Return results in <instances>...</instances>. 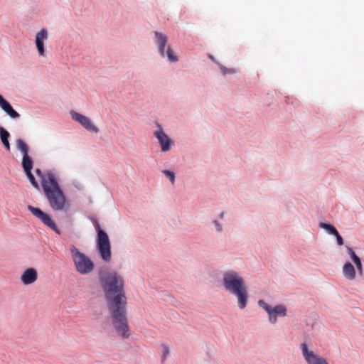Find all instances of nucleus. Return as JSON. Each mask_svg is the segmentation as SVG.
I'll return each instance as SVG.
<instances>
[{"instance_id": "obj_23", "label": "nucleus", "mask_w": 364, "mask_h": 364, "mask_svg": "<svg viewBox=\"0 0 364 364\" xmlns=\"http://www.w3.org/2000/svg\"><path fill=\"white\" fill-rule=\"evenodd\" d=\"M220 70H221L223 74H224V75L228 74V73H235V69H233V68L228 69L224 66H220Z\"/></svg>"}, {"instance_id": "obj_20", "label": "nucleus", "mask_w": 364, "mask_h": 364, "mask_svg": "<svg viewBox=\"0 0 364 364\" xmlns=\"http://www.w3.org/2000/svg\"><path fill=\"white\" fill-rule=\"evenodd\" d=\"M25 173H26L27 177L28 178L32 186L34 188H36V189H39V185H38V182L36 181L35 177L32 174L31 171H28V172H25Z\"/></svg>"}, {"instance_id": "obj_2", "label": "nucleus", "mask_w": 364, "mask_h": 364, "mask_svg": "<svg viewBox=\"0 0 364 364\" xmlns=\"http://www.w3.org/2000/svg\"><path fill=\"white\" fill-rule=\"evenodd\" d=\"M36 173L41 178V187L50 207L55 211L63 210L66 204V196L55 176L51 172L43 173L39 168L36 170Z\"/></svg>"}, {"instance_id": "obj_4", "label": "nucleus", "mask_w": 364, "mask_h": 364, "mask_svg": "<svg viewBox=\"0 0 364 364\" xmlns=\"http://www.w3.org/2000/svg\"><path fill=\"white\" fill-rule=\"evenodd\" d=\"M97 232L96 247L101 259L105 262H109L112 259L111 244L106 232L100 228L98 223L95 224Z\"/></svg>"}, {"instance_id": "obj_28", "label": "nucleus", "mask_w": 364, "mask_h": 364, "mask_svg": "<svg viewBox=\"0 0 364 364\" xmlns=\"http://www.w3.org/2000/svg\"><path fill=\"white\" fill-rule=\"evenodd\" d=\"M223 215H224V213H221L220 215V218H223Z\"/></svg>"}, {"instance_id": "obj_13", "label": "nucleus", "mask_w": 364, "mask_h": 364, "mask_svg": "<svg viewBox=\"0 0 364 364\" xmlns=\"http://www.w3.org/2000/svg\"><path fill=\"white\" fill-rule=\"evenodd\" d=\"M38 278V273L34 268L26 269L21 277V280L25 285H29L34 283Z\"/></svg>"}, {"instance_id": "obj_5", "label": "nucleus", "mask_w": 364, "mask_h": 364, "mask_svg": "<svg viewBox=\"0 0 364 364\" xmlns=\"http://www.w3.org/2000/svg\"><path fill=\"white\" fill-rule=\"evenodd\" d=\"M73 260L78 272L82 274L91 272L94 269V264L90 258L77 251L75 247L72 250Z\"/></svg>"}, {"instance_id": "obj_22", "label": "nucleus", "mask_w": 364, "mask_h": 364, "mask_svg": "<svg viewBox=\"0 0 364 364\" xmlns=\"http://www.w3.org/2000/svg\"><path fill=\"white\" fill-rule=\"evenodd\" d=\"M163 173L167 176L169 178L172 184L174 183L175 182V174L172 171H168V170H164L163 171Z\"/></svg>"}, {"instance_id": "obj_15", "label": "nucleus", "mask_w": 364, "mask_h": 364, "mask_svg": "<svg viewBox=\"0 0 364 364\" xmlns=\"http://www.w3.org/2000/svg\"><path fill=\"white\" fill-rule=\"evenodd\" d=\"M154 34L156 37V43L159 48V52L161 57H165V46L167 43L168 38L166 35L158 31H156Z\"/></svg>"}, {"instance_id": "obj_24", "label": "nucleus", "mask_w": 364, "mask_h": 364, "mask_svg": "<svg viewBox=\"0 0 364 364\" xmlns=\"http://www.w3.org/2000/svg\"><path fill=\"white\" fill-rule=\"evenodd\" d=\"M336 237L337 243L338 245H343V240L339 232H338V234L333 235Z\"/></svg>"}, {"instance_id": "obj_17", "label": "nucleus", "mask_w": 364, "mask_h": 364, "mask_svg": "<svg viewBox=\"0 0 364 364\" xmlns=\"http://www.w3.org/2000/svg\"><path fill=\"white\" fill-rule=\"evenodd\" d=\"M10 134L7 130H6L3 127H0V138L2 144L5 146L7 151H10V144L9 141V138Z\"/></svg>"}, {"instance_id": "obj_26", "label": "nucleus", "mask_w": 364, "mask_h": 364, "mask_svg": "<svg viewBox=\"0 0 364 364\" xmlns=\"http://www.w3.org/2000/svg\"><path fill=\"white\" fill-rule=\"evenodd\" d=\"M162 348H163L164 358H166V357L169 353V349H168V347L167 346H166V345H163Z\"/></svg>"}, {"instance_id": "obj_9", "label": "nucleus", "mask_w": 364, "mask_h": 364, "mask_svg": "<svg viewBox=\"0 0 364 364\" xmlns=\"http://www.w3.org/2000/svg\"><path fill=\"white\" fill-rule=\"evenodd\" d=\"M73 120L80 124L83 128H85L88 132L92 133H98L99 129L98 127L92 122V121L87 117L80 114L75 111H71L70 112Z\"/></svg>"}, {"instance_id": "obj_14", "label": "nucleus", "mask_w": 364, "mask_h": 364, "mask_svg": "<svg viewBox=\"0 0 364 364\" xmlns=\"http://www.w3.org/2000/svg\"><path fill=\"white\" fill-rule=\"evenodd\" d=\"M0 107L13 119L18 118L20 117V114L14 109L11 104L1 95H0Z\"/></svg>"}, {"instance_id": "obj_1", "label": "nucleus", "mask_w": 364, "mask_h": 364, "mask_svg": "<svg viewBox=\"0 0 364 364\" xmlns=\"http://www.w3.org/2000/svg\"><path fill=\"white\" fill-rule=\"evenodd\" d=\"M100 277L113 326L119 336L127 338L130 332L126 316L127 298L124 279L118 272L112 270L101 272Z\"/></svg>"}, {"instance_id": "obj_7", "label": "nucleus", "mask_w": 364, "mask_h": 364, "mask_svg": "<svg viewBox=\"0 0 364 364\" xmlns=\"http://www.w3.org/2000/svg\"><path fill=\"white\" fill-rule=\"evenodd\" d=\"M28 209L36 218L41 220L45 225L55 231L56 233L59 235L60 234V231L58 229V226L48 214L44 213L40 208L33 207L32 205H28Z\"/></svg>"}, {"instance_id": "obj_19", "label": "nucleus", "mask_w": 364, "mask_h": 364, "mask_svg": "<svg viewBox=\"0 0 364 364\" xmlns=\"http://www.w3.org/2000/svg\"><path fill=\"white\" fill-rule=\"evenodd\" d=\"M166 56H167L168 60L171 63H175V62L178 61V57L173 53V51L172 50V49L170 46H168L167 48Z\"/></svg>"}, {"instance_id": "obj_10", "label": "nucleus", "mask_w": 364, "mask_h": 364, "mask_svg": "<svg viewBox=\"0 0 364 364\" xmlns=\"http://www.w3.org/2000/svg\"><path fill=\"white\" fill-rule=\"evenodd\" d=\"M302 355L308 364H328L322 357L316 354L314 351L309 350L306 343L301 345Z\"/></svg>"}, {"instance_id": "obj_3", "label": "nucleus", "mask_w": 364, "mask_h": 364, "mask_svg": "<svg viewBox=\"0 0 364 364\" xmlns=\"http://www.w3.org/2000/svg\"><path fill=\"white\" fill-rule=\"evenodd\" d=\"M223 284L227 291L237 296L238 307L245 309L247 304L248 293L244 279L237 272L228 271L223 274Z\"/></svg>"}, {"instance_id": "obj_11", "label": "nucleus", "mask_w": 364, "mask_h": 364, "mask_svg": "<svg viewBox=\"0 0 364 364\" xmlns=\"http://www.w3.org/2000/svg\"><path fill=\"white\" fill-rule=\"evenodd\" d=\"M159 130L154 132V136L159 140L162 151H167L171 149V139L164 132L160 125H158Z\"/></svg>"}, {"instance_id": "obj_16", "label": "nucleus", "mask_w": 364, "mask_h": 364, "mask_svg": "<svg viewBox=\"0 0 364 364\" xmlns=\"http://www.w3.org/2000/svg\"><path fill=\"white\" fill-rule=\"evenodd\" d=\"M343 273L348 279L353 280L355 277V269L353 265L347 262L343 267Z\"/></svg>"}, {"instance_id": "obj_21", "label": "nucleus", "mask_w": 364, "mask_h": 364, "mask_svg": "<svg viewBox=\"0 0 364 364\" xmlns=\"http://www.w3.org/2000/svg\"><path fill=\"white\" fill-rule=\"evenodd\" d=\"M346 249H347L348 253L350 256V257H351V259H352V260L353 261L354 263H355L356 262H358V260L360 259L357 256V255L355 253V252L353 251V250L351 247H347Z\"/></svg>"}, {"instance_id": "obj_8", "label": "nucleus", "mask_w": 364, "mask_h": 364, "mask_svg": "<svg viewBox=\"0 0 364 364\" xmlns=\"http://www.w3.org/2000/svg\"><path fill=\"white\" fill-rule=\"evenodd\" d=\"M16 149L23 154L22 167L25 172L31 171L33 168V160L28 155V146L21 139L16 140Z\"/></svg>"}, {"instance_id": "obj_27", "label": "nucleus", "mask_w": 364, "mask_h": 364, "mask_svg": "<svg viewBox=\"0 0 364 364\" xmlns=\"http://www.w3.org/2000/svg\"><path fill=\"white\" fill-rule=\"evenodd\" d=\"M214 224L215 225L216 230L218 232H221L222 231V226L220 225V224L217 220L214 221Z\"/></svg>"}, {"instance_id": "obj_18", "label": "nucleus", "mask_w": 364, "mask_h": 364, "mask_svg": "<svg viewBox=\"0 0 364 364\" xmlns=\"http://www.w3.org/2000/svg\"><path fill=\"white\" fill-rule=\"evenodd\" d=\"M319 226L321 228H323L324 230H326L331 235L338 234V230L336 229V228L333 225H332L331 224L321 223Z\"/></svg>"}, {"instance_id": "obj_12", "label": "nucleus", "mask_w": 364, "mask_h": 364, "mask_svg": "<svg viewBox=\"0 0 364 364\" xmlns=\"http://www.w3.org/2000/svg\"><path fill=\"white\" fill-rule=\"evenodd\" d=\"M48 38V31L45 28L41 29L36 36V46L39 55L43 56L45 54L44 41Z\"/></svg>"}, {"instance_id": "obj_25", "label": "nucleus", "mask_w": 364, "mask_h": 364, "mask_svg": "<svg viewBox=\"0 0 364 364\" xmlns=\"http://www.w3.org/2000/svg\"><path fill=\"white\" fill-rule=\"evenodd\" d=\"M355 264L356 265V267L358 269L359 274H363V266H362L361 260L360 259L358 260V262H356L355 263Z\"/></svg>"}, {"instance_id": "obj_6", "label": "nucleus", "mask_w": 364, "mask_h": 364, "mask_svg": "<svg viewBox=\"0 0 364 364\" xmlns=\"http://www.w3.org/2000/svg\"><path fill=\"white\" fill-rule=\"evenodd\" d=\"M258 304L268 314L269 321L272 324L277 322V316H285L287 315V308L282 304L277 305L272 308L263 300H259Z\"/></svg>"}]
</instances>
